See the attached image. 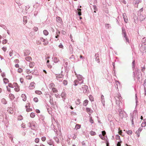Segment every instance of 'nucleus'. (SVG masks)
I'll use <instances>...</instances> for the list:
<instances>
[{
    "instance_id": "4be33fe9",
    "label": "nucleus",
    "mask_w": 146,
    "mask_h": 146,
    "mask_svg": "<svg viewBox=\"0 0 146 146\" xmlns=\"http://www.w3.org/2000/svg\"><path fill=\"white\" fill-rule=\"evenodd\" d=\"M142 130V127H140L139 129H138V130H137L136 132V134H138Z\"/></svg>"
},
{
    "instance_id": "774afa93",
    "label": "nucleus",
    "mask_w": 146,
    "mask_h": 146,
    "mask_svg": "<svg viewBox=\"0 0 146 146\" xmlns=\"http://www.w3.org/2000/svg\"><path fill=\"white\" fill-rule=\"evenodd\" d=\"M8 86H9V87H11V88H13V85H12V84L11 83H9V84H8Z\"/></svg>"
},
{
    "instance_id": "9d476101",
    "label": "nucleus",
    "mask_w": 146,
    "mask_h": 146,
    "mask_svg": "<svg viewBox=\"0 0 146 146\" xmlns=\"http://www.w3.org/2000/svg\"><path fill=\"white\" fill-rule=\"evenodd\" d=\"M40 40L41 41L44 42L43 44L44 45H47L48 43V42L47 40V39H44L43 38H40Z\"/></svg>"
},
{
    "instance_id": "7ed1b4c3",
    "label": "nucleus",
    "mask_w": 146,
    "mask_h": 146,
    "mask_svg": "<svg viewBox=\"0 0 146 146\" xmlns=\"http://www.w3.org/2000/svg\"><path fill=\"white\" fill-rule=\"evenodd\" d=\"M56 79L59 82H61L63 79L64 75L61 74L55 75Z\"/></svg>"
},
{
    "instance_id": "f3484780",
    "label": "nucleus",
    "mask_w": 146,
    "mask_h": 146,
    "mask_svg": "<svg viewBox=\"0 0 146 146\" xmlns=\"http://www.w3.org/2000/svg\"><path fill=\"white\" fill-rule=\"evenodd\" d=\"M21 97L22 98V100L23 101H26L27 97L26 96L25 94H22L21 95Z\"/></svg>"
},
{
    "instance_id": "72a5a7b5",
    "label": "nucleus",
    "mask_w": 146,
    "mask_h": 146,
    "mask_svg": "<svg viewBox=\"0 0 146 146\" xmlns=\"http://www.w3.org/2000/svg\"><path fill=\"white\" fill-rule=\"evenodd\" d=\"M80 127H81V125H80L77 124L76 125L75 127V128L76 129H80Z\"/></svg>"
},
{
    "instance_id": "338daca9",
    "label": "nucleus",
    "mask_w": 146,
    "mask_h": 146,
    "mask_svg": "<svg viewBox=\"0 0 146 146\" xmlns=\"http://www.w3.org/2000/svg\"><path fill=\"white\" fill-rule=\"evenodd\" d=\"M17 71L19 73H21L22 71V70L20 68H19L18 70Z\"/></svg>"
},
{
    "instance_id": "a19ab883",
    "label": "nucleus",
    "mask_w": 146,
    "mask_h": 146,
    "mask_svg": "<svg viewBox=\"0 0 146 146\" xmlns=\"http://www.w3.org/2000/svg\"><path fill=\"white\" fill-rule=\"evenodd\" d=\"M30 116L32 118H34L35 116V113H34L32 112L30 114Z\"/></svg>"
},
{
    "instance_id": "6ab92c4d",
    "label": "nucleus",
    "mask_w": 146,
    "mask_h": 146,
    "mask_svg": "<svg viewBox=\"0 0 146 146\" xmlns=\"http://www.w3.org/2000/svg\"><path fill=\"white\" fill-rule=\"evenodd\" d=\"M27 21V17L26 16H25L23 18V22L24 24L26 23Z\"/></svg>"
},
{
    "instance_id": "e433bc0d",
    "label": "nucleus",
    "mask_w": 146,
    "mask_h": 146,
    "mask_svg": "<svg viewBox=\"0 0 146 146\" xmlns=\"http://www.w3.org/2000/svg\"><path fill=\"white\" fill-rule=\"evenodd\" d=\"M51 108H49L47 109V111H48V113L50 115L52 114V112L51 111Z\"/></svg>"
},
{
    "instance_id": "603ef678",
    "label": "nucleus",
    "mask_w": 146,
    "mask_h": 146,
    "mask_svg": "<svg viewBox=\"0 0 146 146\" xmlns=\"http://www.w3.org/2000/svg\"><path fill=\"white\" fill-rule=\"evenodd\" d=\"M90 121L91 123H94V121L92 119V117H90Z\"/></svg>"
},
{
    "instance_id": "7c9ffc66",
    "label": "nucleus",
    "mask_w": 146,
    "mask_h": 146,
    "mask_svg": "<svg viewBox=\"0 0 146 146\" xmlns=\"http://www.w3.org/2000/svg\"><path fill=\"white\" fill-rule=\"evenodd\" d=\"M126 132L129 135H131L132 133V132L131 130L126 131Z\"/></svg>"
},
{
    "instance_id": "cd10ccee",
    "label": "nucleus",
    "mask_w": 146,
    "mask_h": 146,
    "mask_svg": "<svg viewBox=\"0 0 146 146\" xmlns=\"http://www.w3.org/2000/svg\"><path fill=\"white\" fill-rule=\"evenodd\" d=\"M35 63L34 62H31L29 64V67L31 68H33L34 66Z\"/></svg>"
},
{
    "instance_id": "680f3d73",
    "label": "nucleus",
    "mask_w": 146,
    "mask_h": 146,
    "mask_svg": "<svg viewBox=\"0 0 146 146\" xmlns=\"http://www.w3.org/2000/svg\"><path fill=\"white\" fill-rule=\"evenodd\" d=\"M39 4L37 2H36L34 6H36V7H38L39 6Z\"/></svg>"
},
{
    "instance_id": "4d7b16f0",
    "label": "nucleus",
    "mask_w": 146,
    "mask_h": 146,
    "mask_svg": "<svg viewBox=\"0 0 146 146\" xmlns=\"http://www.w3.org/2000/svg\"><path fill=\"white\" fill-rule=\"evenodd\" d=\"M143 86H144V89H145V88H146V79H145L144 81V82L143 84Z\"/></svg>"
},
{
    "instance_id": "f257e3e1",
    "label": "nucleus",
    "mask_w": 146,
    "mask_h": 146,
    "mask_svg": "<svg viewBox=\"0 0 146 146\" xmlns=\"http://www.w3.org/2000/svg\"><path fill=\"white\" fill-rule=\"evenodd\" d=\"M122 34L123 37V40L125 41L127 43V42L129 43V40L127 36L126 33L125 29V28H122Z\"/></svg>"
},
{
    "instance_id": "9b49d317",
    "label": "nucleus",
    "mask_w": 146,
    "mask_h": 146,
    "mask_svg": "<svg viewBox=\"0 0 146 146\" xmlns=\"http://www.w3.org/2000/svg\"><path fill=\"white\" fill-rule=\"evenodd\" d=\"M95 56L96 61L98 63H100V60L99 58V54L98 53H97L95 54Z\"/></svg>"
},
{
    "instance_id": "2eb2a0df",
    "label": "nucleus",
    "mask_w": 146,
    "mask_h": 146,
    "mask_svg": "<svg viewBox=\"0 0 146 146\" xmlns=\"http://www.w3.org/2000/svg\"><path fill=\"white\" fill-rule=\"evenodd\" d=\"M66 95L65 93L64 92H62L61 94V96L62 97V98L63 100L64 101V100L66 99Z\"/></svg>"
},
{
    "instance_id": "58836bf2",
    "label": "nucleus",
    "mask_w": 146,
    "mask_h": 146,
    "mask_svg": "<svg viewBox=\"0 0 146 146\" xmlns=\"http://www.w3.org/2000/svg\"><path fill=\"white\" fill-rule=\"evenodd\" d=\"M134 22L135 23L137 24L138 23V21L137 18L136 17H134Z\"/></svg>"
},
{
    "instance_id": "f704fd0d",
    "label": "nucleus",
    "mask_w": 146,
    "mask_h": 146,
    "mask_svg": "<svg viewBox=\"0 0 146 146\" xmlns=\"http://www.w3.org/2000/svg\"><path fill=\"white\" fill-rule=\"evenodd\" d=\"M134 1L135 2V4L138 5L139 3L141 2V0H134ZM138 6V5H137Z\"/></svg>"
},
{
    "instance_id": "69168bd1",
    "label": "nucleus",
    "mask_w": 146,
    "mask_h": 146,
    "mask_svg": "<svg viewBox=\"0 0 146 146\" xmlns=\"http://www.w3.org/2000/svg\"><path fill=\"white\" fill-rule=\"evenodd\" d=\"M46 139V137H42L41 138V140L42 141H44Z\"/></svg>"
},
{
    "instance_id": "6e6552de",
    "label": "nucleus",
    "mask_w": 146,
    "mask_h": 146,
    "mask_svg": "<svg viewBox=\"0 0 146 146\" xmlns=\"http://www.w3.org/2000/svg\"><path fill=\"white\" fill-rule=\"evenodd\" d=\"M76 76L78 80H79L80 81H81L80 82V84H82L83 82V78L82 76L80 74H78Z\"/></svg>"
},
{
    "instance_id": "dca6fc26",
    "label": "nucleus",
    "mask_w": 146,
    "mask_h": 146,
    "mask_svg": "<svg viewBox=\"0 0 146 146\" xmlns=\"http://www.w3.org/2000/svg\"><path fill=\"white\" fill-rule=\"evenodd\" d=\"M30 53V52L28 50H26L24 52V55L25 56H27L29 55Z\"/></svg>"
},
{
    "instance_id": "aec40b11",
    "label": "nucleus",
    "mask_w": 146,
    "mask_h": 146,
    "mask_svg": "<svg viewBox=\"0 0 146 146\" xmlns=\"http://www.w3.org/2000/svg\"><path fill=\"white\" fill-rule=\"evenodd\" d=\"M52 59L54 62L55 63L58 62L59 61V59L56 57L53 58Z\"/></svg>"
},
{
    "instance_id": "bb28decb",
    "label": "nucleus",
    "mask_w": 146,
    "mask_h": 146,
    "mask_svg": "<svg viewBox=\"0 0 146 146\" xmlns=\"http://www.w3.org/2000/svg\"><path fill=\"white\" fill-rule=\"evenodd\" d=\"M9 97L11 100L15 98L14 95L11 94L9 95Z\"/></svg>"
},
{
    "instance_id": "a878e982",
    "label": "nucleus",
    "mask_w": 146,
    "mask_h": 146,
    "mask_svg": "<svg viewBox=\"0 0 146 146\" xmlns=\"http://www.w3.org/2000/svg\"><path fill=\"white\" fill-rule=\"evenodd\" d=\"M47 143L48 144L50 145H53V141L52 140H50L47 141Z\"/></svg>"
},
{
    "instance_id": "c85d7f7f",
    "label": "nucleus",
    "mask_w": 146,
    "mask_h": 146,
    "mask_svg": "<svg viewBox=\"0 0 146 146\" xmlns=\"http://www.w3.org/2000/svg\"><path fill=\"white\" fill-rule=\"evenodd\" d=\"M50 100L49 102L51 104H53V101L52 99V98L50 96Z\"/></svg>"
},
{
    "instance_id": "5701e85b",
    "label": "nucleus",
    "mask_w": 146,
    "mask_h": 146,
    "mask_svg": "<svg viewBox=\"0 0 146 146\" xmlns=\"http://www.w3.org/2000/svg\"><path fill=\"white\" fill-rule=\"evenodd\" d=\"M25 60L29 62H30L32 60L30 56H28L25 58Z\"/></svg>"
},
{
    "instance_id": "bf43d9fd",
    "label": "nucleus",
    "mask_w": 146,
    "mask_h": 146,
    "mask_svg": "<svg viewBox=\"0 0 146 146\" xmlns=\"http://www.w3.org/2000/svg\"><path fill=\"white\" fill-rule=\"evenodd\" d=\"M13 51L12 50H11L10 52H9V55L10 56H11L13 55Z\"/></svg>"
},
{
    "instance_id": "0e129e2a",
    "label": "nucleus",
    "mask_w": 146,
    "mask_h": 146,
    "mask_svg": "<svg viewBox=\"0 0 146 146\" xmlns=\"http://www.w3.org/2000/svg\"><path fill=\"white\" fill-rule=\"evenodd\" d=\"M58 47L60 48H63V46L61 43H60V44L59 45Z\"/></svg>"
},
{
    "instance_id": "412c9836",
    "label": "nucleus",
    "mask_w": 146,
    "mask_h": 146,
    "mask_svg": "<svg viewBox=\"0 0 146 146\" xmlns=\"http://www.w3.org/2000/svg\"><path fill=\"white\" fill-rule=\"evenodd\" d=\"M73 82L74 83V85L76 86L78 84H80V82H79L78 80H76L74 81Z\"/></svg>"
},
{
    "instance_id": "ea45409f",
    "label": "nucleus",
    "mask_w": 146,
    "mask_h": 146,
    "mask_svg": "<svg viewBox=\"0 0 146 146\" xmlns=\"http://www.w3.org/2000/svg\"><path fill=\"white\" fill-rule=\"evenodd\" d=\"M93 7L94 10V12L96 13V11L97 10V8L96 6L95 5H94L93 6Z\"/></svg>"
},
{
    "instance_id": "864d4df0",
    "label": "nucleus",
    "mask_w": 146,
    "mask_h": 146,
    "mask_svg": "<svg viewBox=\"0 0 146 146\" xmlns=\"http://www.w3.org/2000/svg\"><path fill=\"white\" fill-rule=\"evenodd\" d=\"M89 98L90 100V101H94L93 98L92 96H90L89 97Z\"/></svg>"
},
{
    "instance_id": "b1692460",
    "label": "nucleus",
    "mask_w": 146,
    "mask_h": 146,
    "mask_svg": "<svg viewBox=\"0 0 146 146\" xmlns=\"http://www.w3.org/2000/svg\"><path fill=\"white\" fill-rule=\"evenodd\" d=\"M88 101L86 100L84 102L83 105L84 106H86L88 104Z\"/></svg>"
},
{
    "instance_id": "f03ea898",
    "label": "nucleus",
    "mask_w": 146,
    "mask_h": 146,
    "mask_svg": "<svg viewBox=\"0 0 146 146\" xmlns=\"http://www.w3.org/2000/svg\"><path fill=\"white\" fill-rule=\"evenodd\" d=\"M56 25L58 27L61 26L62 24V19L59 17H56Z\"/></svg>"
},
{
    "instance_id": "ddd939ff",
    "label": "nucleus",
    "mask_w": 146,
    "mask_h": 146,
    "mask_svg": "<svg viewBox=\"0 0 146 146\" xmlns=\"http://www.w3.org/2000/svg\"><path fill=\"white\" fill-rule=\"evenodd\" d=\"M123 16L124 20V21L125 23H127L128 22V18L126 16L125 13H124L123 14Z\"/></svg>"
},
{
    "instance_id": "0eeeda50",
    "label": "nucleus",
    "mask_w": 146,
    "mask_h": 146,
    "mask_svg": "<svg viewBox=\"0 0 146 146\" xmlns=\"http://www.w3.org/2000/svg\"><path fill=\"white\" fill-rule=\"evenodd\" d=\"M118 111L119 113V115L121 118H123L124 117L123 111H122V108L119 107L118 109Z\"/></svg>"
},
{
    "instance_id": "c9c22d12",
    "label": "nucleus",
    "mask_w": 146,
    "mask_h": 146,
    "mask_svg": "<svg viewBox=\"0 0 146 146\" xmlns=\"http://www.w3.org/2000/svg\"><path fill=\"white\" fill-rule=\"evenodd\" d=\"M35 93L38 95H40L42 94V93L40 91L36 90L35 92Z\"/></svg>"
},
{
    "instance_id": "de8ad7c7",
    "label": "nucleus",
    "mask_w": 146,
    "mask_h": 146,
    "mask_svg": "<svg viewBox=\"0 0 146 146\" xmlns=\"http://www.w3.org/2000/svg\"><path fill=\"white\" fill-rule=\"evenodd\" d=\"M26 72H27V73L28 74H29L30 73H33V72H32V71H31L30 70L28 69H27L26 70Z\"/></svg>"
},
{
    "instance_id": "39448f33",
    "label": "nucleus",
    "mask_w": 146,
    "mask_h": 146,
    "mask_svg": "<svg viewBox=\"0 0 146 146\" xmlns=\"http://www.w3.org/2000/svg\"><path fill=\"white\" fill-rule=\"evenodd\" d=\"M29 126L32 130H35L36 129V125L35 122L34 121L29 123Z\"/></svg>"
},
{
    "instance_id": "c03bdc74",
    "label": "nucleus",
    "mask_w": 146,
    "mask_h": 146,
    "mask_svg": "<svg viewBox=\"0 0 146 146\" xmlns=\"http://www.w3.org/2000/svg\"><path fill=\"white\" fill-rule=\"evenodd\" d=\"M54 139L56 142H57V143H58L59 141V139L58 137H54Z\"/></svg>"
},
{
    "instance_id": "09e8293b",
    "label": "nucleus",
    "mask_w": 146,
    "mask_h": 146,
    "mask_svg": "<svg viewBox=\"0 0 146 146\" xmlns=\"http://www.w3.org/2000/svg\"><path fill=\"white\" fill-rule=\"evenodd\" d=\"M67 83L68 82L67 80H65L63 81V84L64 85H66Z\"/></svg>"
},
{
    "instance_id": "37998d69",
    "label": "nucleus",
    "mask_w": 146,
    "mask_h": 146,
    "mask_svg": "<svg viewBox=\"0 0 146 146\" xmlns=\"http://www.w3.org/2000/svg\"><path fill=\"white\" fill-rule=\"evenodd\" d=\"M135 61L133 60L132 63V68L133 70H134L135 68Z\"/></svg>"
},
{
    "instance_id": "5fc2aeb1",
    "label": "nucleus",
    "mask_w": 146,
    "mask_h": 146,
    "mask_svg": "<svg viewBox=\"0 0 146 146\" xmlns=\"http://www.w3.org/2000/svg\"><path fill=\"white\" fill-rule=\"evenodd\" d=\"M101 102H102V104H103V106H105V100H104V99L101 100Z\"/></svg>"
},
{
    "instance_id": "393cba45",
    "label": "nucleus",
    "mask_w": 146,
    "mask_h": 146,
    "mask_svg": "<svg viewBox=\"0 0 146 146\" xmlns=\"http://www.w3.org/2000/svg\"><path fill=\"white\" fill-rule=\"evenodd\" d=\"M139 19L141 21H143L145 19V17L143 16L142 15H140L139 17Z\"/></svg>"
},
{
    "instance_id": "20e7f679",
    "label": "nucleus",
    "mask_w": 146,
    "mask_h": 146,
    "mask_svg": "<svg viewBox=\"0 0 146 146\" xmlns=\"http://www.w3.org/2000/svg\"><path fill=\"white\" fill-rule=\"evenodd\" d=\"M121 96L119 95H118V96L115 97V99L116 100V104L118 105L119 106H120V104L121 102L120 100H121Z\"/></svg>"
},
{
    "instance_id": "a18cd8bd",
    "label": "nucleus",
    "mask_w": 146,
    "mask_h": 146,
    "mask_svg": "<svg viewBox=\"0 0 146 146\" xmlns=\"http://www.w3.org/2000/svg\"><path fill=\"white\" fill-rule=\"evenodd\" d=\"M8 136L11 139V142H13V137L12 136L11 134H9L8 135Z\"/></svg>"
},
{
    "instance_id": "f8f14e48",
    "label": "nucleus",
    "mask_w": 146,
    "mask_h": 146,
    "mask_svg": "<svg viewBox=\"0 0 146 146\" xmlns=\"http://www.w3.org/2000/svg\"><path fill=\"white\" fill-rule=\"evenodd\" d=\"M134 115L133 114H131L130 115V120L131 121L132 125V126H134V124L133 121Z\"/></svg>"
},
{
    "instance_id": "8fccbe9b",
    "label": "nucleus",
    "mask_w": 146,
    "mask_h": 146,
    "mask_svg": "<svg viewBox=\"0 0 146 146\" xmlns=\"http://www.w3.org/2000/svg\"><path fill=\"white\" fill-rule=\"evenodd\" d=\"M7 42V40L6 39L3 40L2 41V43L3 44H5Z\"/></svg>"
},
{
    "instance_id": "052dcab7",
    "label": "nucleus",
    "mask_w": 146,
    "mask_h": 146,
    "mask_svg": "<svg viewBox=\"0 0 146 146\" xmlns=\"http://www.w3.org/2000/svg\"><path fill=\"white\" fill-rule=\"evenodd\" d=\"M39 139L38 138H36L35 139V141L36 143H38L39 142Z\"/></svg>"
},
{
    "instance_id": "4468645a",
    "label": "nucleus",
    "mask_w": 146,
    "mask_h": 146,
    "mask_svg": "<svg viewBox=\"0 0 146 146\" xmlns=\"http://www.w3.org/2000/svg\"><path fill=\"white\" fill-rule=\"evenodd\" d=\"M86 110L87 112L89 115H90L93 112V110L90 108H86Z\"/></svg>"
},
{
    "instance_id": "2f4dec72",
    "label": "nucleus",
    "mask_w": 146,
    "mask_h": 146,
    "mask_svg": "<svg viewBox=\"0 0 146 146\" xmlns=\"http://www.w3.org/2000/svg\"><path fill=\"white\" fill-rule=\"evenodd\" d=\"M80 100L79 99H78L76 102V105H78L80 104Z\"/></svg>"
},
{
    "instance_id": "79ce46f5",
    "label": "nucleus",
    "mask_w": 146,
    "mask_h": 146,
    "mask_svg": "<svg viewBox=\"0 0 146 146\" xmlns=\"http://www.w3.org/2000/svg\"><path fill=\"white\" fill-rule=\"evenodd\" d=\"M90 133L92 135H94L96 134V132L92 131L90 132Z\"/></svg>"
},
{
    "instance_id": "6e6d98bb",
    "label": "nucleus",
    "mask_w": 146,
    "mask_h": 146,
    "mask_svg": "<svg viewBox=\"0 0 146 146\" xmlns=\"http://www.w3.org/2000/svg\"><path fill=\"white\" fill-rule=\"evenodd\" d=\"M116 139L120 140V136L118 135H117L116 136Z\"/></svg>"
},
{
    "instance_id": "473e14b6",
    "label": "nucleus",
    "mask_w": 146,
    "mask_h": 146,
    "mask_svg": "<svg viewBox=\"0 0 146 146\" xmlns=\"http://www.w3.org/2000/svg\"><path fill=\"white\" fill-rule=\"evenodd\" d=\"M3 80L4 83L5 84H7L9 82L8 79L7 78H4L3 79Z\"/></svg>"
},
{
    "instance_id": "c756f323",
    "label": "nucleus",
    "mask_w": 146,
    "mask_h": 146,
    "mask_svg": "<svg viewBox=\"0 0 146 146\" xmlns=\"http://www.w3.org/2000/svg\"><path fill=\"white\" fill-rule=\"evenodd\" d=\"M1 102L2 103L4 104H7V101L4 98H3L1 100Z\"/></svg>"
},
{
    "instance_id": "423d86ee",
    "label": "nucleus",
    "mask_w": 146,
    "mask_h": 146,
    "mask_svg": "<svg viewBox=\"0 0 146 146\" xmlns=\"http://www.w3.org/2000/svg\"><path fill=\"white\" fill-rule=\"evenodd\" d=\"M82 88L83 89L84 93L88 94L89 92L88 87L87 86H83L82 87Z\"/></svg>"
},
{
    "instance_id": "4c0bfd02",
    "label": "nucleus",
    "mask_w": 146,
    "mask_h": 146,
    "mask_svg": "<svg viewBox=\"0 0 146 146\" xmlns=\"http://www.w3.org/2000/svg\"><path fill=\"white\" fill-rule=\"evenodd\" d=\"M44 34L46 36L48 35V31L46 30H44L43 31Z\"/></svg>"
},
{
    "instance_id": "13d9d810",
    "label": "nucleus",
    "mask_w": 146,
    "mask_h": 146,
    "mask_svg": "<svg viewBox=\"0 0 146 146\" xmlns=\"http://www.w3.org/2000/svg\"><path fill=\"white\" fill-rule=\"evenodd\" d=\"M33 100L34 102H37L38 101V99L37 98H34Z\"/></svg>"
},
{
    "instance_id": "49530a36",
    "label": "nucleus",
    "mask_w": 146,
    "mask_h": 146,
    "mask_svg": "<svg viewBox=\"0 0 146 146\" xmlns=\"http://www.w3.org/2000/svg\"><path fill=\"white\" fill-rule=\"evenodd\" d=\"M99 136L100 137V138H101L103 139V140H104V139H105V137H104V136L103 135H102V134H100L99 135Z\"/></svg>"
},
{
    "instance_id": "3c124183",
    "label": "nucleus",
    "mask_w": 146,
    "mask_h": 146,
    "mask_svg": "<svg viewBox=\"0 0 146 146\" xmlns=\"http://www.w3.org/2000/svg\"><path fill=\"white\" fill-rule=\"evenodd\" d=\"M53 92L54 93H56L57 91V90L55 88H53L52 89Z\"/></svg>"
},
{
    "instance_id": "1a4fd4ad",
    "label": "nucleus",
    "mask_w": 146,
    "mask_h": 146,
    "mask_svg": "<svg viewBox=\"0 0 146 146\" xmlns=\"http://www.w3.org/2000/svg\"><path fill=\"white\" fill-rule=\"evenodd\" d=\"M35 83L34 82L31 83L29 88L30 89H33L35 88Z\"/></svg>"
},
{
    "instance_id": "a211bd4d",
    "label": "nucleus",
    "mask_w": 146,
    "mask_h": 146,
    "mask_svg": "<svg viewBox=\"0 0 146 146\" xmlns=\"http://www.w3.org/2000/svg\"><path fill=\"white\" fill-rule=\"evenodd\" d=\"M69 50L70 53L71 54H72L73 53V48L72 45H69Z\"/></svg>"
},
{
    "instance_id": "e2e57ef3",
    "label": "nucleus",
    "mask_w": 146,
    "mask_h": 146,
    "mask_svg": "<svg viewBox=\"0 0 146 146\" xmlns=\"http://www.w3.org/2000/svg\"><path fill=\"white\" fill-rule=\"evenodd\" d=\"M145 70V67L144 66L143 67H142V68L141 69V71L142 72H143Z\"/></svg>"
}]
</instances>
